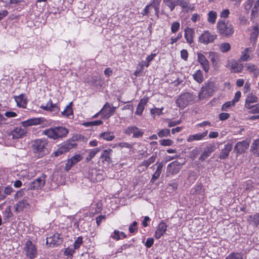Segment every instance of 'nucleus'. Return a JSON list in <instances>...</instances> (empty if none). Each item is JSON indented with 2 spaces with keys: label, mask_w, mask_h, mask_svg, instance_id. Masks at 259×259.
Here are the masks:
<instances>
[{
  "label": "nucleus",
  "mask_w": 259,
  "mask_h": 259,
  "mask_svg": "<svg viewBox=\"0 0 259 259\" xmlns=\"http://www.w3.org/2000/svg\"><path fill=\"white\" fill-rule=\"evenodd\" d=\"M184 32V36L187 42L189 44L193 43L194 30L192 28L187 27L185 28Z\"/></svg>",
  "instance_id": "obj_23"
},
{
  "label": "nucleus",
  "mask_w": 259,
  "mask_h": 259,
  "mask_svg": "<svg viewBox=\"0 0 259 259\" xmlns=\"http://www.w3.org/2000/svg\"><path fill=\"white\" fill-rule=\"evenodd\" d=\"M111 237L117 240L120 239V232L118 230H115L111 235Z\"/></svg>",
  "instance_id": "obj_63"
},
{
  "label": "nucleus",
  "mask_w": 259,
  "mask_h": 259,
  "mask_svg": "<svg viewBox=\"0 0 259 259\" xmlns=\"http://www.w3.org/2000/svg\"><path fill=\"white\" fill-rule=\"evenodd\" d=\"M15 100L18 107L25 108L27 103V98L24 94H21L14 97Z\"/></svg>",
  "instance_id": "obj_22"
},
{
  "label": "nucleus",
  "mask_w": 259,
  "mask_h": 259,
  "mask_svg": "<svg viewBox=\"0 0 259 259\" xmlns=\"http://www.w3.org/2000/svg\"><path fill=\"white\" fill-rule=\"evenodd\" d=\"M254 0H247L244 4V8L246 10H249L252 7Z\"/></svg>",
  "instance_id": "obj_61"
},
{
  "label": "nucleus",
  "mask_w": 259,
  "mask_h": 259,
  "mask_svg": "<svg viewBox=\"0 0 259 259\" xmlns=\"http://www.w3.org/2000/svg\"><path fill=\"white\" fill-rule=\"evenodd\" d=\"M46 176L41 174L36 178L33 182L31 183L29 186L30 189H40L43 187L46 183Z\"/></svg>",
  "instance_id": "obj_10"
},
{
  "label": "nucleus",
  "mask_w": 259,
  "mask_h": 259,
  "mask_svg": "<svg viewBox=\"0 0 259 259\" xmlns=\"http://www.w3.org/2000/svg\"><path fill=\"white\" fill-rule=\"evenodd\" d=\"M259 34L258 25L257 24L254 25L252 28V32L250 34L251 40H255L257 39Z\"/></svg>",
  "instance_id": "obj_40"
},
{
  "label": "nucleus",
  "mask_w": 259,
  "mask_h": 259,
  "mask_svg": "<svg viewBox=\"0 0 259 259\" xmlns=\"http://www.w3.org/2000/svg\"><path fill=\"white\" fill-rule=\"evenodd\" d=\"M43 121V118H32L25 121H22L21 124L23 127L21 126L15 127L11 131L10 136L13 139H18L25 137L27 133L26 127L36 125L40 124Z\"/></svg>",
  "instance_id": "obj_1"
},
{
  "label": "nucleus",
  "mask_w": 259,
  "mask_h": 259,
  "mask_svg": "<svg viewBox=\"0 0 259 259\" xmlns=\"http://www.w3.org/2000/svg\"><path fill=\"white\" fill-rule=\"evenodd\" d=\"M231 49V45L229 43L224 42L220 45V50L223 53H226L229 51Z\"/></svg>",
  "instance_id": "obj_46"
},
{
  "label": "nucleus",
  "mask_w": 259,
  "mask_h": 259,
  "mask_svg": "<svg viewBox=\"0 0 259 259\" xmlns=\"http://www.w3.org/2000/svg\"><path fill=\"white\" fill-rule=\"evenodd\" d=\"M41 108L44 110L50 111L55 113L58 112L59 110L56 104H53L51 100H50L46 105H41Z\"/></svg>",
  "instance_id": "obj_27"
},
{
  "label": "nucleus",
  "mask_w": 259,
  "mask_h": 259,
  "mask_svg": "<svg viewBox=\"0 0 259 259\" xmlns=\"http://www.w3.org/2000/svg\"><path fill=\"white\" fill-rule=\"evenodd\" d=\"M234 104L235 103L232 101L226 102L223 105L222 107V110L227 111L228 110V108L233 106Z\"/></svg>",
  "instance_id": "obj_57"
},
{
  "label": "nucleus",
  "mask_w": 259,
  "mask_h": 259,
  "mask_svg": "<svg viewBox=\"0 0 259 259\" xmlns=\"http://www.w3.org/2000/svg\"><path fill=\"white\" fill-rule=\"evenodd\" d=\"M249 147V143L247 141L237 142L234 147V151L237 154L244 153Z\"/></svg>",
  "instance_id": "obj_17"
},
{
  "label": "nucleus",
  "mask_w": 259,
  "mask_h": 259,
  "mask_svg": "<svg viewBox=\"0 0 259 259\" xmlns=\"http://www.w3.org/2000/svg\"><path fill=\"white\" fill-rule=\"evenodd\" d=\"M177 6H181L183 9L187 8L189 5V0H177Z\"/></svg>",
  "instance_id": "obj_50"
},
{
  "label": "nucleus",
  "mask_w": 259,
  "mask_h": 259,
  "mask_svg": "<svg viewBox=\"0 0 259 259\" xmlns=\"http://www.w3.org/2000/svg\"><path fill=\"white\" fill-rule=\"evenodd\" d=\"M112 152L113 150L111 149H105L102 152L101 157L103 159V161L110 163L111 162V156Z\"/></svg>",
  "instance_id": "obj_28"
},
{
  "label": "nucleus",
  "mask_w": 259,
  "mask_h": 259,
  "mask_svg": "<svg viewBox=\"0 0 259 259\" xmlns=\"http://www.w3.org/2000/svg\"><path fill=\"white\" fill-rule=\"evenodd\" d=\"M163 3L165 4L166 6H167L170 11H172L175 7L177 6V1L176 0H163Z\"/></svg>",
  "instance_id": "obj_42"
},
{
  "label": "nucleus",
  "mask_w": 259,
  "mask_h": 259,
  "mask_svg": "<svg viewBox=\"0 0 259 259\" xmlns=\"http://www.w3.org/2000/svg\"><path fill=\"white\" fill-rule=\"evenodd\" d=\"M82 237L81 236L78 237L74 242V248L78 249L82 243Z\"/></svg>",
  "instance_id": "obj_53"
},
{
  "label": "nucleus",
  "mask_w": 259,
  "mask_h": 259,
  "mask_svg": "<svg viewBox=\"0 0 259 259\" xmlns=\"http://www.w3.org/2000/svg\"><path fill=\"white\" fill-rule=\"evenodd\" d=\"M208 131H206L202 133H198L195 135H190L187 139L188 142H191L193 141H199L202 140L207 135Z\"/></svg>",
  "instance_id": "obj_26"
},
{
  "label": "nucleus",
  "mask_w": 259,
  "mask_h": 259,
  "mask_svg": "<svg viewBox=\"0 0 259 259\" xmlns=\"http://www.w3.org/2000/svg\"><path fill=\"white\" fill-rule=\"evenodd\" d=\"M82 157L80 154H76L73 156L71 158L68 160L66 163L65 168L66 170L68 171L75 164L78 163L82 159Z\"/></svg>",
  "instance_id": "obj_18"
},
{
  "label": "nucleus",
  "mask_w": 259,
  "mask_h": 259,
  "mask_svg": "<svg viewBox=\"0 0 259 259\" xmlns=\"http://www.w3.org/2000/svg\"><path fill=\"white\" fill-rule=\"evenodd\" d=\"M68 134V129L62 126L50 128L43 131L44 135L54 140L64 138L66 137Z\"/></svg>",
  "instance_id": "obj_3"
},
{
  "label": "nucleus",
  "mask_w": 259,
  "mask_h": 259,
  "mask_svg": "<svg viewBox=\"0 0 259 259\" xmlns=\"http://www.w3.org/2000/svg\"><path fill=\"white\" fill-rule=\"evenodd\" d=\"M163 109V108L152 109L151 110V113L154 116L160 115L162 113V111Z\"/></svg>",
  "instance_id": "obj_60"
},
{
  "label": "nucleus",
  "mask_w": 259,
  "mask_h": 259,
  "mask_svg": "<svg viewBox=\"0 0 259 259\" xmlns=\"http://www.w3.org/2000/svg\"><path fill=\"white\" fill-rule=\"evenodd\" d=\"M62 243V238L58 233L47 238V244L50 247H53Z\"/></svg>",
  "instance_id": "obj_14"
},
{
  "label": "nucleus",
  "mask_w": 259,
  "mask_h": 259,
  "mask_svg": "<svg viewBox=\"0 0 259 259\" xmlns=\"http://www.w3.org/2000/svg\"><path fill=\"white\" fill-rule=\"evenodd\" d=\"M125 134L128 135H133V137L139 138L143 136L144 132L136 126H130L125 129Z\"/></svg>",
  "instance_id": "obj_13"
},
{
  "label": "nucleus",
  "mask_w": 259,
  "mask_h": 259,
  "mask_svg": "<svg viewBox=\"0 0 259 259\" xmlns=\"http://www.w3.org/2000/svg\"><path fill=\"white\" fill-rule=\"evenodd\" d=\"M217 87L215 83L209 81L203 86L199 94L198 98L199 100H202L212 96L215 91Z\"/></svg>",
  "instance_id": "obj_5"
},
{
  "label": "nucleus",
  "mask_w": 259,
  "mask_h": 259,
  "mask_svg": "<svg viewBox=\"0 0 259 259\" xmlns=\"http://www.w3.org/2000/svg\"><path fill=\"white\" fill-rule=\"evenodd\" d=\"M180 24L178 22H174L171 26V31L173 33H176L180 28Z\"/></svg>",
  "instance_id": "obj_54"
},
{
  "label": "nucleus",
  "mask_w": 259,
  "mask_h": 259,
  "mask_svg": "<svg viewBox=\"0 0 259 259\" xmlns=\"http://www.w3.org/2000/svg\"><path fill=\"white\" fill-rule=\"evenodd\" d=\"M215 150V146L214 145L207 146L204 149L203 153L199 157V160L201 161L204 160L206 158L209 157L210 154L213 152Z\"/></svg>",
  "instance_id": "obj_25"
},
{
  "label": "nucleus",
  "mask_w": 259,
  "mask_h": 259,
  "mask_svg": "<svg viewBox=\"0 0 259 259\" xmlns=\"http://www.w3.org/2000/svg\"><path fill=\"white\" fill-rule=\"evenodd\" d=\"M100 138L107 141H111L114 139L115 136L112 133L105 132L100 134Z\"/></svg>",
  "instance_id": "obj_36"
},
{
  "label": "nucleus",
  "mask_w": 259,
  "mask_h": 259,
  "mask_svg": "<svg viewBox=\"0 0 259 259\" xmlns=\"http://www.w3.org/2000/svg\"><path fill=\"white\" fill-rule=\"evenodd\" d=\"M29 207V204L26 199H22L15 205V211L17 213H20L25 209Z\"/></svg>",
  "instance_id": "obj_21"
},
{
  "label": "nucleus",
  "mask_w": 259,
  "mask_h": 259,
  "mask_svg": "<svg viewBox=\"0 0 259 259\" xmlns=\"http://www.w3.org/2000/svg\"><path fill=\"white\" fill-rule=\"evenodd\" d=\"M100 151V148H96L91 150L89 151L88 156L86 158V161L89 162L92 160V159Z\"/></svg>",
  "instance_id": "obj_43"
},
{
  "label": "nucleus",
  "mask_w": 259,
  "mask_h": 259,
  "mask_svg": "<svg viewBox=\"0 0 259 259\" xmlns=\"http://www.w3.org/2000/svg\"><path fill=\"white\" fill-rule=\"evenodd\" d=\"M117 146L121 147V148H127L129 149H131L133 147V146L132 144L127 143V142H121L116 145Z\"/></svg>",
  "instance_id": "obj_62"
},
{
  "label": "nucleus",
  "mask_w": 259,
  "mask_h": 259,
  "mask_svg": "<svg viewBox=\"0 0 259 259\" xmlns=\"http://www.w3.org/2000/svg\"><path fill=\"white\" fill-rule=\"evenodd\" d=\"M185 163V161L182 162L178 161H175L171 162L167 166V172L171 174L175 175L178 174L182 165Z\"/></svg>",
  "instance_id": "obj_12"
},
{
  "label": "nucleus",
  "mask_w": 259,
  "mask_h": 259,
  "mask_svg": "<svg viewBox=\"0 0 259 259\" xmlns=\"http://www.w3.org/2000/svg\"><path fill=\"white\" fill-rule=\"evenodd\" d=\"M167 226L166 224L162 221L157 226L156 230L155 233V237L158 239L165 233Z\"/></svg>",
  "instance_id": "obj_19"
},
{
  "label": "nucleus",
  "mask_w": 259,
  "mask_h": 259,
  "mask_svg": "<svg viewBox=\"0 0 259 259\" xmlns=\"http://www.w3.org/2000/svg\"><path fill=\"white\" fill-rule=\"evenodd\" d=\"M48 142L45 139H38L32 142L31 147L34 156L37 158H41L49 153Z\"/></svg>",
  "instance_id": "obj_2"
},
{
  "label": "nucleus",
  "mask_w": 259,
  "mask_h": 259,
  "mask_svg": "<svg viewBox=\"0 0 259 259\" xmlns=\"http://www.w3.org/2000/svg\"><path fill=\"white\" fill-rule=\"evenodd\" d=\"M230 63L231 70L232 72L238 73L241 71L242 66L234 60H232Z\"/></svg>",
  "instance_id": "obj_30"
},
{
  "label": "nucleus",
  "mask_w": 259,
  "mask_h": 259,
  "mask_svg": "<svg viewBox=\"0 0 259 259\" xmlns=\"http://www.w3.org/2000/svg\"><path fill=\"white\" fill-rule=\"evenodd\" d=\"M13 192V189L10 186H7L3 189V193L5 198L7 195H9Z\"/></svg>",
  "instance_id": "obj_59"
},
{
  "label": "nucleus",
  "mask_w": 259,
  "mask_h": 259,
  "mask_svg": "<svg viewBox=\"0 0 259 259\" xmlns=\"http://www.w3.org/2000/svg\"><path fill=\"white\" fill-rule=\"evenodd\" d=\"M208 54V58L210 59L212 66L214 69H218L220 67V57L219 55L214 52H209Z\"/></svg>",
  "instance_id": "obj_16"
},
{
  "label": "nucleus",
  "mask_w": 259,
  "mask_h": 259,
  "mask_svg": "<svg viewBox=\"0 0 259 259\" xmlns=\"http://www.w3.org/2000/svg\"><path fill=\"white\" fill-rule=\"evenodd\" d=\"M225 259H243V254L239 252H232L228 255Z\"/></svg>",
  "instance_id": "obj_44"
},
{
  "label": "nucleus",
  "mask_w": 259,
  "mask_h": 259,
  "mask_svg": "<svg viewBox=\"0 0 259 259\" xmlns=\"http://www.w3.org/2000/svg\"><path fill=\"white\" fill-rule=\"evenodd\" d=\"M197 60L201 65L203 69L205 72H208L209 70V62L205 56L201 53H197Z\"/></svg>",
  "instance_id": "obj_15"
},
{
  "label": "nucleus",
  "mask_w": 259,
  "mask_h": 259,
  "mask_svg": "<svg viewBox=\"0 0 259 259\" xmlns=\"http://www.w3.org/2000/svg\"><path fill=\"white\" fill-rule=\"evenodd\" d=\"M137 222H136V221H134L132 224H131L129 228H128V230H129V231L130 233H135L136 231H138V228L137 227Z\"/></svg>",
  "instance_id": "obj_56"
},
{
  "label": "nucleus",
  "mask_w": 259,
  "mask_h": 259,
  "mask_svg": "<svg viewBox=\"0 0 259 259\" xmlns=\"http://www.w3.org/2000/svg\"><path fill=\"white\" fill-rule=\"evenodd\" d=\"M157 135L159 137L162 138L165 137H168L170 136V130L167 128H164L160 131Z\"/></svg>",
  "instance_id": "obj_49"
},
{
  "label": "nucleus",
  "mask_w": 259,
  "mask_h": 259,
  "mask_svg": "<svg viewBox=\"0 0 259 259\" xmlns=\"http://www.w3.org/2000/svg\"><path fill=\"white\" fill-rule=\"evenodd\" d=\"M160 0H153L151 4L148 5H147L145 9H147V14L148 15L151 12V8H152L154 9L155 14L157 16V17H159V5H160Z\"/></svg>",
  "instance_id": "obj_20"
},
{
  "label": "nucleus",
  "mask_w": 259,
  "mask_h": 259,
  "mask_svg": "<svg viewBox=\"0 0 259 259\" xmlns=\"http://www.w3.org/2000/svg\"><path fill=\"white\" fill-rule=\"evenodd\" d=\"M12 216V213L11 212L10 207H7L5 209L3 212V217L4 220H7Z\"/></svg>",
  "instance_id": "obj_51"
},
{
  "label": "nucleus",
  "mask_w": 259,
  "mask_h": 259,
  "mask_svg": "<svg viewBox=\"0 0 259 259\" xmlns=\"http://www.w3.org/2000/svg\"><path fill=\"white\" fill-rule=\"evenodd\" d=\"M24 251L26 252V255L30 258L35 257L37 254L36 247L30 240L26 242Z\"/></svg>",
  "instance_id": "obj_7"
},
{
  "label": "nucleus",
  "mask_w": 259,
  "mask_h": 259,
  "mask_svg": "<svg viewBox=\"0 0 259 259\" xmlns=\"http://www.w3.org/2000/svg\"><path fill=\"white\" fill-rule=\"evenodd\" d=\"M249 109H250V112L251 113H259V105H258L252 106V107Z\"/></svg>",
  "instance_id": "obj_64"
},
{
  "label": "nucleus",
  "mask_w": 259,
  "mask_h": 259,
  "mask_svg": "<svg viewBox=\"0 0 259 259\" xmlns=\"http://www.w3.org/2000/svg\"><path fill=\"white\" fill-rule=\"evenodd\" d=\"M76 146L77 144L74 142H66L58 148L55 152V155L59 156L63 153L68 152L70 149L76 147Z\"/></svg>",
  "instance_id": "obj_9"
},
{
  "label": "nucleus",
  "mask_w": 259,
  "mask_h": 259,
  "mask_svg": "<svg viewBox=\"0 0 259 259\" xmlns=\"http://www.w3.org/2000/svg\"><path fill=\"white\" fill-rule=\"evenodd\" d=\"M116 107L109 104L108 102L106 103L102 109L99 111L104 118H108L111 116L115 112Z\"/></svg>",
  "instance_id": "obj_11"
},
{
  "label": "nucleus",
  "mask_w": 259,
  "mask_h": 259,
  "mask_svg": "<svg viewBox=\"0 0 259 259\" xmlns=\"http://www.w3.org/2000/svg\"><path fill=\"white\" fill-rule=\"evenodd\" d=\"M217 18V13L214 11H210L208 13L207 21L211 24H214L215 23Z\"/></svg>",
  "instance_id": "obj_37"
},
{
  "label": "nucleus",
  "mask_w": 259,
  "mask_h": 259,
  "mask_svg": "<svg viewBox=\"0 0 259 259\" xmlns=\"http://www.w3.org/2000/svg\"><path fill=\"white\" fill-rule=\"evenodd\" d=\"M163 166L162 163H160L158 164L155 173L152 176V180L155 181L159 178L161 173Z\"/></svg>",
  "instance_id": "obj_41"
},
{
  "label": "nucleus",
  "mask_w": 259,
  "mask_h": 259,
  "mask_svg": "<svg viewBox=\"0 0 259 259\" xmlns=\"http://www.w3.org/2000/svg\"><path fill=\"white\" fill-rule=\"evenodd\" d=\"M247 70L253 74L255 77H257L259 75V69L255 65L248 63L245 65Z\"/></svg>",
  "instance_id": "obj_33"
},
{
  "label": "nucleus",
  "mask_w": 259,
  "mask_h": 259,
  "mask_svg": "<svg viewBox=\"0 0 259 259\" xmlns=\"http://www.w3.org/2000/svg\"><path fill=\"white\" fill-rule=\"evenodd\" d=\"M147 103L146 100L142 99L137 106L135 114L137 115H141L144 109L145 105Z\"/></svg>",
  "instance_id": "obj_35"
},
{
  "label": "nucleus",
  "mask_w": 259,
  "mask_h": 259,
  "mask_svg": "<svg viewBox=\"0 0 259 259\" xmlns=\"http://www.w3.org/2000/svg\"><path fill=\"white\" fill-rule=\"evenodd\" d=\"M252 152L259 156V139L254 140L251 146Z\"/></svg>",
  "instance_id": "obj_38"
},
{
  "label": "nucleus",
  "mask_w": 259,
  "mask_h": 259,
  "mask_svg": "<svg viewBox=\"0 0 259 259\" xmlns=\"http://www.w3.org/2000/svg\"><path fill=\"white\" fill-rule=\"evenodd\" d=\"M217 38L215 34L211 33L208 31H204L199 37V41L205 45L211 43Z\"/></svg>",
  "instance_id": "obj_8"
},
{
  "label": "nucleus",
  "mask_w": 259,
  "mask_h": 259,
  "mask_svg": "<svg viewBox=\"0 0 259 259\" xmlns=\"http://www.w3.org/2000/svg\"><path fill=\"white\" fill-rule=\"evenodd\" d=\"M95 177H94V175H93L91 178L94 181H95L96 182H99L104 179V176L100 173L99 170H95Z\"/></svg>",
  "instance_id": "obj_45"
},
{
  "label": "nucleus",
  "mask_w": 259,
  "mask_h": 259,
  "mask_svg": "<svg viewBox=\"0 0 259 259\" xmlns=\"http://www.w3.org/2000/svg\"><path fill=\"white\" fill-rule=\"evenodd\" d=\"M103 123V121L101 120L93 121L90 122H88L87 123H84V125L86 126H96L99 125Z\"/></svg>",
  "instance_id": "obj_55"
},
{
  "label": "nucleus",
  "mask_w": 259,
  "mask_h": 259,
  "mask_svg": "<svg viewBox=\"0 0 259 259\" xmlns=\"http://www.w3.org/2000/svg\"><path fill=\"white\" fill-rule=\"evenodd\" d=\"M218 32L223 36L229 37L234 33L233 25L228 20H219L217 24Z\"/></svg>",
  "instance_id": "obj_4"
},
{
  "label": "nucleus",
  "mask_w": 259,
  "mask_h": 259,
  "mask_svg": "<svg viewBox=\"0 0 259 259\" xmlns=\"http://www.w3.org/2000/svg\"><path fill=\"white\" fill-rule=\"evenodd\" d=\"M248 222L254 226L259 225V213H257L253 215H250L248 217Z\"/></svg>",
  "instance_id": "obj_34"
},
{
  "label": "nucleus",
  "mask_w": 259,
  "mask_h": 259,
  "mask_svg": "<svg viewBox=\"0 0 259 259\" xmlns=\"http://www.w3.org/2000/svg\"><path fill=\"white\" fill-rule=\"evenodd\" d=\"M259 9L252 8L251 12L250 20L253 21L258 16Z\"/></svg>",
  "instance_id": "obj_52"
},
{
  "label": "nucleus",
  "mask_w": 259,
  "mask_h": 259,
  "mask_svg": "<svg viewBox=\"0 0 259 259\" xmlns=\"http://www.w3.org/2000/svg\"><path fill=\"white\" fill-rule=\"evenodd\" d=\"M193 95L190 93L182 94L177 100L176 103L181 108H184L194 100Z\"/></svg>",
  "instance_id": "obj_6"
},
{
  "label": "nucleus",
  "mask_w": 259,
  "mask_h": 259,
  "mask_svg": "<svg viewBox=\"0 0 259 259\" xmlns=\"http://www.w3.org/2000/svg\"><path fill=\"white\" fill-rule=\"evenodd\" d=\"M72 103L70 102L65 108V109L61 112L63 116L71 118V116H73V110L72 108Z\"/></svg>",
  "instance_id": "obj_31"
},
{
  "label": "nucleus",
  "mask_w": 259,
  "mask_h": 259,
  "mask_svg": "<svg viewBox=\"0 0 259 259\" xmlns=\"http://www.w3.org/2000/svg\"><path fill=\"white\" fill-rule=\"evenodd\" d=\"M193 76L194 80L198 83H201L204 80L202 72L200 70H197Z\"/></svg>",
  "instance_id": "obj_39"
},
{
  "label": "nucleus",
  "mask_w": 259,
  "mask_h": 259,
  "mask_svg": "<svg viewBox=\"0 0 259 259\" xmlns=\"http://www.w3.org/2000/svg\"><path fill=\"white\" fill-rule=\"evenodd\" d=\"M253 49L251 48H246L242 53V55L240 58L241 61H247L250 59L249 53L252 52Z\"/></svg>",
  "instance_id": "obj_32"
},
{
  "label": "nucleus",
  "mask_w": 259,
  "mask_h": 259,
  "mask_svg": "<svg viewBox=\"0 0 259 259\" xmlns=\"http://www.w3.org/2000/svg\"><path fill=\"white\" fill-rule=\"evenodd\" d=\"M232 145L230 143H228L225 145L224 148H223L219 156V157L221 159H226L229 155L230 152L232 150Z\"/></svg>",
  "instance_id": "obj_24"
},
{
  "label": "nucleus",
  "mask_w": 259,
  "mask_h": 259,
  "mask_svg": "<svg viewBox=\"0 0 259 259\" xmlns=\"http://www.w3.org/2000/svg\"><path fill=\"white\" fill-rule=\"evenodd\" d=\"M156 159V156H152L147 160H144L143 162L142 165L148 167L151 163H153Z\"/></svg>",
  "instance_id": "obj_48"
},
{
  "label": "nucleus",
  "mask_w": 259,
  "mask_h": 259,
  "mask_svg": "<svg viewBox=\"0 0 259 259\" xmlns=\"http://www.w3.org/2000/svg\"><path fill=\"white\" fill-rule=\"evenodd\" d=\"M47 2V0H36L35 6L37 8L42 11L46 6Z\"/></svg>",
  "instance_id": "obj_47"
},
{
  "label": "nucleus",
  "mask_w": 259,
  "mask_h": 259,
  "mask_svg": "<svg viewBox=\"0 0 259 259\" xmlns=\"http://www.w3.org/2000/svg\"><path fill=\"white\" fill-rule=\"evenodd\" d=\"M173 143V141L170 139H163L160 141V144L164 146H171Z\"/></svg>",
  "instance_id": "obj_58"
},
{
  "label": "nucleus",
  "mask_w": 259,
  "mask_h": 259,
  "mask_svg": "<svg viewBox=\"0 0 259 259\" xmlns=\"http://www.w3.org/2000/svg\"><path fill=\"white\" fill-rule=\"evenodd\" d=\"M257 98L252 94H249L245 101V107L247 108H250L252 107V105H251V103L257 102Z\"/></svg>",
  "instance_id": "obj_29"
}]
</instances>
